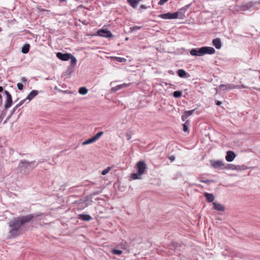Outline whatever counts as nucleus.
<instances>
[{"instance_id": "1", "label": "nucleus", "mask_w": 260, "mask_h": 260, "mask_svg": "<svg viewBox=\"0 0 260 260\" xmlns=\"http://www.w3.org/2000/svg\"><path fill=\"white\" fill-rule=\"evenodd\" d=\"M43 215V213H34L14 218L9 222L10 235L14 238L19 236L22 234L21 228L24 224L36 220L38 217Z\"/></svg>"}, {"instance_id": "2", "label": "nucleus", "mask_w": 260, "mask_h": 260, "mask_svg": "<svg viewBox=\"0 0 260 260\" xmlns=\"http://www.w3.org/2000/svg\"><path fill=\"white\" fill-rule=\"evenodd\" d=\"M36 161H28L25 159L21 160L18 166V168L21 173H25L26 170L31 171L36 168Z\"/></svg>"}, {"instance_id": "3", "label": "nucleus", "mask_w": 260, "mask_h": 260, "mask_svg": "<svg viewBox=\"0 0 260 260\" xmlns=\"http://www.w3.org/2000/svg\"><path fill=\"white\" fill-rule=\"evenodd\" d=\"M188 6H186L184 8H182L179 10L178 12L174 13H167L165 14H162L159 15V17L164 19H176L179 16V13H184L187 9Z\"/></svg>"}, {"instance_id": "4", "label": "nucleus", "mask_w": 260, "mask_h": 260, "mask_svg": "<svg viewBox=\"0 0 260 260\" xmlns=\"http://www.w3.org/2000/svg\"><path fill=\"white\" fill-rule=\"evenodd\" d=\"M178 247L179 245L176 242H172L169 245H168V250H167L166 252L169 255L178 253V252H176V250Z\"/></svg>"}, {"instance_id": "5", "label": "nucleus", "mask_w": 260, "mask_h": 260, "mask_svg": "<svg viewBox=\"0 0 260 260\" xmlns=\"http://www.w3.org/2000/svg\"><path fill=\"white\" fill-rule=\"evenodd\" d=\"M4 93L6 96V100L5 102V108L7 109L11 107L12 105V98L10 93L7 91L5 90Z\"/></svg>"}, {"instance_id": "6", "label": "nucleus", "mask_w": 260, "mask_h": 260, "mask_svg": "<svg viewBox=\"0 0 260 260\" xmlns=\"http://www.w3.org/2000/svg\"><path fill=\"white\" fill-rule=\"evenodd\" d=\"M97 35L104 38H111L113 36L110 31L104 29H101L98 30Z\"/></svg>"}, {"instance_id": "7", "label": "nucleus", "mask_w": 260, "mask_h": 260, "mask_svg": "<svg viewBox=\"0 0 260 260\" xmlns=\"http://www.w3.org/2000/svg\"><path fill=\"white\" fill-rule=\"evenodd\" d=\"M226 169H230L232 170L241 171L245 170L247 169V167L245 165H234L233 164H229L228 167H225Z\"/></svg>"}, {"instance_id": "8", "label": "nucleus", "mask_w": 260, "mask_h": 260, "mask_svg": "<svg viewBox=\"0 0 260 260\" xmlns=\"http://www.w3.org/2000/svg\"><path fill=\"white\" fill-rule=\"evenodd\" d=\"M56 57L62 60V61H67L70 59V58L72 57V54L71 53H62L61 52H57L56 53Z\"/></svg>"}, {"instance_id": "9", "label": "nucleus", "mask_w": 260, "mask_h": 260, "mask_svg": "<svg viewBox=\"0 0 260 260\" xmlns=\"http://www.w3.org/2000/svg\"><path fill=\"white\" fill-rule=\"evenodd\" d=\"M211 166L214 169L221 168L224 166V164L222 160H210Z\"/></svg>"}, {"instance_id": "10", "label": "nucleus", "mask_w": 260, "mask_h": 260, "mask_svg": "<svg viewBox=\"0 0 260 260\" xmlns=\"http://www.w3.org/2000/svg\"><path fill=\"white\" fill-rule=\"evenodd\" d=\"M201 49L202 52V55L205 54H213L215 52V49L212 47H202Z\"/></svg>"}, {"instance_id": "11", "label": "nucleus", "mask_w": 260, "mask_h": 260, "mask_svg": "<svg viewBox=\"0 0 260 260\" xmlns=\"http://www.w3.org/2000/svg\"><path fill=\"white\" fill-rule=\"evenodd\" d=\"M146 167V164L144 161H139L137 164V169L138 170V172L140 175H143L145 171Z\"/></svg>"}, {"instance_id": "12", "label": "nucleus", "mask_w": 260, "mask_h": 260, "mask_svg": "<svg viewBox=\"0 0 260 260\" xmlns=\"http://www.w3.org/2000/svg\"><path fill=\"white\" fill-rule=\"evenodd\" d=\"M190 55L192 56H202V52L201 47L199 48H193L190 50Z\"/></svg>"}, {"instance_id": "13", "label": "nucleus", "mask_w": 260, "mask_h": 260, "mask_svg": "<svg viewBox=\"0 0 260 260\" xmlns=\"http://www.w3.org/2000/svg\"><path fill=\"white\" fill-rule=\"evenodd\" d=\"M235 157L236 155L233 151H228L226 152L225 159L228 162H231L235 159Z\"/></svg>"}, {"instance_id": "14", "label": "nucleus", "mask_w": 260, "mask_h": 260, "mask_svg": "<svg viewBox=\"0 0 260 260\" xmlns=\"http://www.w3.org/2000/svg\"><path fill=\"white\" fill-rule=\"evenodd\" d=\"M194 110H195L194 109L189 111H185L181 116L182 120L183 121H185L188 117L191 115L193 113Z\"/></svg>"}, {"instance_id": "15", "label": "nucleus", "mask_w": 260, "mask_h": 260, "mask_svg": "<svg viewBox=\"0 0 260 260\" xmlns=\"http://www.w3.org/2000/svg\"><path fill=\"white\" fill-rule=\"evenodd\" d=\"M212 44L217 49H219L221 47V40L218 38L213 39Z\"/></svg>"}, {"instance_id": "16", "label": "nucleus", "mask_w": 260, "mask_h": 260, "mask_svg": "<svg viewBox=\"0 0 260 260\" xmlns=\"http://www.w3.org/2000/svg\"><path fill=\"white\" fill-rule=\"evenodd\" d=\"M177 74L178 76L181 78H187L189 77L188 74L183 69H179L177 71Z\"/></svg>"}, {"instance_id": "17", "label": "nucleus", "mask_w": 260, "mask_h": 260, "mask_svg": "<svg viewBox=\"0 0 260 260\" xmlns=\"http://www.w3.org/2000/svg\"><path fill=\"white\" fill-rule=\"evenodd\" d=\"M213 208L218 211H224L225 209L224 206L220 204L215 202L213 203Z\"/></svg>"}, {"instance_id": "18", "label": "nucleus", "mask_w": 260, "mask_h": 260, "mask_svg": "<svg viewBox=\"0 0 260 260\" xmlns=\"http://www.w3.org/2000/svg\"><path fill=\"white\" fill-rule=\"evenodd\" d=\"M219 88L223 90H231L236 88V86L233 84H221Z\"/></svg>"}, {"instance_id": "19", "label": "nucleus", "mask_w": 260, "mask_h": 260, "mask_svg": "<svg viewBox=\"0 0 260 260\" xmlns=\"http://www.w3.org/2000/svg\"><path fill=\"white\" fill-rule=\"evenodd\" d=\"M38 94V91L36 90H32L30 91V92L28 94V95L26 98V99L28 100L29 101L31 100L34 99L36 96H37Z\"/></svg>"}, {"instance_id": "20", "label": "nucleus", "mask_w": 260, "mask_h": 260, "mask_svg": "<svg viewBox=\"0 0 260 260\" xmlns=\"http://www.w3.org/2000/svg\"><path fill=\"white\" fill-rule=\"evenodd\" d=\"M131 83L126 84V83H123L120 85H118L116 86L115 87L112 88V90L114 91H116L117 90H120V89L128 87Z\"/></svg>"}, {"instance_id": "21", "label": "nucleus", "mask_w": 260, "mask_h": 260, "mask_svg": "<svg viewBox=\"0 0 260 260\" xmlns=\"http://www.w3.org/2000/svg\"><path fill=\"white\" fill-rule=\"evenodd\" d=\"M204 195L208 202L211 203L214 200V196L212 193L205 192Z\"/></svg>"}, {"instance_id": "22", "label": "nucleus", "mask_w": 260, "mask_h": 260, "mask_svg": "<svg viewBox=\"0 0 260 260\" xmlns=\"http://www.w3.org/2000/svg\"><path fill=\"white\" fill-rule=\"evenodd\" d=\"M79 219L83 221H89L91 219V217L88 214H80L79 215Z\"/></svg>"}, {"instance_id": "23", "label": "nucleus", "mask_w": 260, "mask_h": 260, "mask_svg": "<svg viewBox=\"0 0 260 260\" xmlns=\"http://www.w3.org/2000/svg\"><path fill=\"white\" fill-rule=\"evenodd\" d=\"M30 45L28 44H24L22 48V52L24 54H26L29 52Z\"/></svg>"}, {"instance_id": "24", "label": "nucleus", "mask_w": 260, "mask_h": 260, "mask_svg": "<svg viewBox=\"0 0 260 260\" xmlns=\"http://www.w3.org/2000/svg\"><path fill=\"white\" fill-rule=\"evenodd\" d=\"M71 59V62H70V68H71L72 69L74 68V67L77 64V59L72 55V57L70 58Z\"/></svg>"}, {"instance_id": "25", "label": "nucleus", "mask_w": 260, "mask_h": 260, "mask_svg": "<svg viewBox=\"0 0 260 260\" xmlns=\"http://www.w3.org/2000/svg\"><path fill=\"white\" fill-rule=\"evenodd\" d=\"M129 5L134 8H136L139 2L138 0H128Z\"/></svg>"}, {"instance_id": "26", "label": "nucleus", "mask_w": 260, "mask_h": 260, "mask_svg": "<svg viewBox=\"0 0 260 260\" xmlns=\"http://www.w3.org/2000/svg\"><path fill=\"white\" fill-rule=\"evenodd\" d=\"M95 139L93 137L91 138L88 139L87 140L84 141L82 143L83 145H88L91 143H92L94 142H95Z\"/></svg>"}, {"instance_id": "27", "label": "nucleus", "mask_w": 260, "mask_h": 260, "mask_svg": "<svg viewBox=\"0 0 260 260\" xmlns=\"http://www.w3.org/2000/svg\"><path fill=\"white\" fill-rule=\"evenodd\" d=\"M78 92L82 95H85L87 93L88 89L85 87H81L79 88Z\"/></svg>"}, {"instance_id": "28", "label": "nucleus", "mask_w": 260, "mask_h": 260, "mask_svg": "<svg viewBox=\"0 0 260 260\" xmlns=\"http://www.w3.org/2000/svg\"><path fill=\"white\" fill-rule=\"evenodd\" d=\"M182 92L181 91H175L173 92V96L174 98H178L181 96Z\"/></svg>"}, {"instance_id": "29", "label": "nucleus", "mask_w": 260, "mask_h": 260, "mask_svg": "<svg viewBox=\"0 0 260 260\" xmlns=\"http://www.w3.org/2000/svg\"><path fill=\"white\" fill-rule=\"evenodd\" d=\"M189 124V122L188 120H186L185 123L183 124V130L185 132H187L189 131L188 128V125Z\"/></svg>"}, {"instance_id": "30", "label": "nucleus", "mask_w": 260, "mask_h": 260, "mask_svg": "<svg viewBox=\"0 0 260 260\" xmlns=\"http://www.w3.org/2000/svg\"><path fill=\"white\" fill-rule=\"evenodd\" d=\"M142 175H140V173L138 172V173H134L131 175V177L133 179H141V176Z\"/></svg>"}, {"instance_id": "31", "label": "nucleus", "mask_w": 260, "mask_h": 260, "mask_svg": "<svg viewBox=\"0 0 260 260\" xmlns=\"http://www.w3.org/2000/svg\"><path fill=\"white\" fill-rule=\"evenodd\" d=\"M112 253L116 255H120L122 254V251L121 250L113 249L112 250Z\"/></svg>"}, {"instance_id": "32", "label": "nucleus", "mask_w": 260, "mask_h": 260, "mask_svg": "<svg viewBox=\"0 0 260 260\" xmlns=\"http://www.w3.org/2000/svg\"><path fill=\"white\" fill-rule=\"evenodd\" d=\"M103 135V132H100L98 133L93 138L95 139V140H98L102 135Z\"/></svg>"}, {"instance_id": "33", "label": "nucleus", "mask_w": 260, "mask_h": 260, "mask_svg": "<svg viewBox=\"0 0 260 260\" xmlns=\"http://www.w3.org/2000/svg\"><path fill=\"white\" fill-rule=\"evenodd\" d=\"M111 170V168L110 167H108L106 169H105V170H104L102 172V174L103 175H106L107 173H109V172Z\"/></svg>"}, {"instance_id": "34", "label": "nucleus", "mask_w": 260, "mask_h": 260, "mask_svg": "<svg viewBox=\"0 0 260 260\" xmlns=\"http://www.w3.org/2000/svg\"><path fill=\"white\" fill-rule=\"evenodd\" d=\"M199 180L201 182H203V183H206V184H210L211 183V180H208V179H207V180H203L202 179V177H200L199 178Z\"/></svg>"}, {"instance_id": "35", "label": "nucleus", "mask_w": 260, "mask_h": 260, "mask_svg": "<svg viewBox=\"0 0 260 260\" xmlns=\"http://www.w3.org/2000/svg\"><path fill=\"white\" fill-rule=\"evenodd\" d=\"M115 58L117 61L120 62H123L126 61V59L122 57H115Z\"/></svg>"}, {"instance_id": "36", "label": "nucleus", "mask_w": 260, "mask_h": 260, "mask_svg": "<svg viewBox=\"0 0 260 260\" xmlns=\"http://www.w3.org/2000/svg\"><path fill=\"white\" fill-rule=\"evenodd\" d=\"M141 28V26H135L130 27V29H131V31H133L136 30L137 29H139Z\"/></svg>"}, {"instance_id": "37", "label": "nucleus", "mask_w": 260, "mask_h": 260, "mask_svg": "<svg viewBox=\"0 0 260 260\" xmlns=\"http://www.w3.org/2000/svg\"><path fill=\"white\" fill-rule=\"evenodd\" d=\"M168 1V0H160L158 3V4L160 6H162L164 5L165 3H166V2H167Z\"/></svg>"}, {"instance_id": "38", "label": "nucleus", "mask_w": 260, "mask_h": 260, "mask_svg": "<svg viewBox=\"0 0 260 260\" xmlns=\"http://www.w3.org/2000/svg\"><path fill=\"white\" fill-rule=\"evenodd\" d=\"M17 87L18 88L19 90H22L23 89V85L21 83H18L17 85Z\"/></svg>"}, {"instance_id": "39", "label": "nucleus", "mask_w": 260, "mask_h": 260, "mask_svg": "<svg viewBox=\"0 0 260 260\" xmlns=\"http://www.w3.org/2000/svg\"><path fill=\"white\" fill-rule=\"evenodd\" d=\"M27 100V99H26V98L22 101H21L19 104H18V105H19V106H21V105H22L24 102Z\"/></svg>"}, {"instance_id": "40", "label": "nucleus", "mask_w": 260, "mask_h": 260, "mask_svg": "<svg viewBox=\"0 0 260 260\" xmlns=\"http://www.w3.org/2000/svg\"><path fill=\"white\" fill-rule=\"evenodd\" d=\"M19 107V105L17 104L13 108V110H12V113H14L16 110Z\"/></svg>"}, {"instance_id": "41", "label": "nucleus", "mask_w": 260, "mask_h": 260, "mask_svg": "<svg viewBox=\"0 0 260 260\" xmlns=\"http://www.w3.org/2000/svg\"><path fill=\"white\" fill-rule=\"evenodd\" d=\"M43 162H44L43 159H40V160H38V161H36V164H35L36 167L37 166H38L39 164H41Z\"/></svg>"}, {"instance_id": "42", "label": "nucleus", "mask_w": 260, "mask_h": 260, "mask_svg": "<svg viewBox=\"0 0 260 260\" xmlns=\"http://www.w3.org/2000/svg\"><path fill=\"white\" fill-rule=\"evenodd\" d=\"M126 137L127 140H129L131 138V135L129 133H127L126 134Z\"/></svg>"}, {"instance_id": "43", "label": "nucleus", "mask_w": 260, "mask_h": 260, "mask_svg": "<svg viewBox=\"0 0 260 260\" xmlns=\"http://www.w3.org/2000/svg\"><path fill=\"white\" fill-rule=\"evenodd\" d=\"M140 8L142 9H146L148 8V7L146 6L145 5H141L140 6Z\"/></svg>"}, {"instance_id": "44", "label": "nucleus", "mask_w": 260, "mask_h": 260, "mask_svg": "<svg viewBox=\"0 0 260 260\" xmlns=\"http://www.w3.org/2000/svg\"><path fill=\"white\" fill-rule=\"evenodd\" d=\"M175 156H173V155H171L169 157V159L171 160V161H174L175 160Z\"/></svg>"}, {"instance_id": "45", "label": "nucleus", "mask_w": 260, "mask_h": 260, "mask_svg": "<svg viewBox=\"0 0 260 260\" xmlns=\"http://www.w3.org/2000/svg\"><path fill=\"white\" fill-rule=\"evenodd\" d=\"M101 192V191H94V192H93L92 193V194H93V195H96V194H98L100 193Z\"/></svg>"}, {"instance_id": "46", "label": "nucleus", "mask_w": 260, "mask_h": 260, "mask_svg": "<svg viewBox=\"0 0 260 260\" xmlns=\"http://www.w3.org/2000/svg\"><path fill=\"white\" fill-rule=\"evenodd\" d=\"M21 81L23 82H26L27 81V79L25 77H22L21 78Z\"/></svg>"}, {"instance_id": "47", "label": "nucleus", "mask_w": 260, "mask_h": 260, "mask_svg": "<svg viewBox=\"0 0 260 260\" xmlns=\"http://www.w3.org/2000/svg\"><path fill=\"white\" fill-rule=\"evenodd\" d=\"M248 8L247 6L245 5V6H243V9L244 10H248Z\"/></svg>"}, {"instance_id": "48", "label": "nucleus", "mask_w": 260, "mask_h": 260, "mask_svg": "<svg viewBox=\"0 0 260 260\" xmlns=\"http://www.w3.org/2000/svg\"><path fill=\"white\" fill-rule=\"evenodd\" d=\"M216 104L217 106H220L221 104V102L220 101H217Z\"/></svg>"}, {"instance_id": "49", "label": "nucleus", "mask_w": 260, "mask_h": 260, "mask_svg": "<svg viewBox=\"0 0 260 260\" xmlns=\"http://www.w3.org/2000/svg\"><path fill=\"white\" fill-rule=\"evenodd\" d=\"M3 91V87L0 86V92H2Z\"/></svg>"}, {"instance_id": "50", "label": "nucleus", "mask_w": 260, "mask_h": 260, "mask_svg": "<svg viewBox=\"0 0 260 260\" xmlns=\"http://www.w3.org/2000/svg\"><path fill=\"white\" fill-rule=\"evenodd\" d=\"M255 90H257V91H260V88H254Z\"/></svg>"}, {"instance_id": "51", "label": "nucleus", "mask_w": 260, "mask_h": 260, "mask_svg": "<svg viewBox=\"0 0 260 260\" xmlns=\"http://www.w3.org/2000/svg\"><path fill=\"white\" fill-rule=\"evenodd\" d=\"M0 100L1 101H2V96L1 94H0Z\"/></svg>"}, {"instance_id": "52", "label": "nucleus", "mask_w": 260, "mask_h": 260, "mask_svg": "<svg viewBox=\"0 0 260 260\" xmlns=\"http://www.w3.org/2000/svg\"><path fill=\"white\" fill-rule=\"evenodd\" d=\"M59 1L60 2H65V0H59Z\"/></svg>"}, {"instance_id": "53", "label": "nucleus", "mask_w": 260, "mask_h": 260, "mask_svg": "<svg viewBox=\"0 0 260 260\" xmlns=\"http://www.w3.org/2000/svg\"><path fill=\"white\" fill-rule=\"evenodd\" d=\"M170 86H173L174 88H175V85H172V84H169Z\"/></svg>"}, {"instance_id": "54", "label": "nucleus", "mask_w": 260, "mask_h": 260, "mask_svg": "<svg viewBox=\"0 0 260 260\" xmlns=\"http://www.w3.org/2000/svg\"><path fill=\"white\" fill-rule=\"evenodd\" d=\"M2 31V28L1 27H0V32Z\"/></svg>"}, {"instance_id": "55", "label": "nucleus", "mask_w": 260, "mask_h": 260, "mask_svg": "<svg viewBox=\"0 0 260 260\" xmlns=\"http://www.w3.org/2000/svg\"><path fill=\"white\" fill-rule=\"evenodd\" d=\"M165 84L167 85H168V84L167 83H165Z\"/></svg>"}]
</instances>
